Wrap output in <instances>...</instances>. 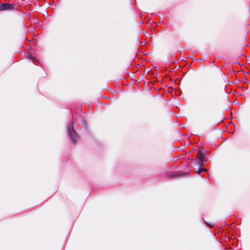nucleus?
<instances>
[{"label":"nucleus","instance_id":"nucleus-3","mask_svg":"<svg viewBox=\"0 0 250 250\" xmlns=\"http://www.w3.org/2000/svg\"><path fill=\"white\" fill-rule=\"evenodd\" d=\"M204 158V155L202 151L199 150L196 155V158L198 160V164L199 165L204 164L203 159Z\"/></svg>","mask_w":250,"mask_h":250},{"label":"nucleus","instance_id":"nucleus-2","mask_svg":"<svg viewBox=\"0 0 250 250\" xmlns=\"http://www.w3.org/2000/svg\"><path fill=\"white\" fill-rule=\"evenodd\" d=\"M17 9L16 5L11 3H1L0 5V11H12Z\"/></svg>","mask_w":250,"mask_h":250},{"label":"nucleus","instance_id":"nucleus-4","mask_svg":"<svg viewBox=\"0 0 250 250\" xmlns=\"http://www.w3.org/2000/svg\"><path fill=\"white\" fill-rule=\"evenodd\" d=\"M70 137L71 139L72 142L74 144L76 143L75 139L76 137V133L74 130L71 131L69 133Z\"/></svg>","mask_w":250,"mask_h":250},{"label":"nucleus","instance_id":"nucleus-1","mask_svg":"<svg viewBox=\"0 0 250 250\" xmlns=\"http://www.w3.org/2000/svg\"><path fill=\"white\" fill-rule=\"evenodd\" d=\"M216 94L212 89L208 88L207 89L205 95V103L206 106L211 105L215 101Z\"/></svg>","mask_w":250,"mask_h":250},{"label":"nucleus","instance_id":"nucleus-5","mask_svg":"<svg viewBox=\"0 0 250 250\" xmlns=\"http://www.w3.org/2000/svg\"><path fill=\"white\" fill-rule=\"evenodd\" d=\"M206 169L205 168H199L198 170H196L195 172L198 173H200L201 172H202L203 171H206Z\"/></svg>","mask_w":250,"mask_h":250},{"label":"nucleus","instance_id":"nucleus-6","mask_svg":"<svg viewBox=\"0 0 250 250\" xmlns=\"http://www.w3.org/2000/svg\"><path fill=\"white\" fill-rule=\"evenodd\" d=\"M207 224L208 225V226H209L211 228H212L213 227V226H214L213 224H208V223H207Z\"/></svg>","mask_w":250,"mask_h":250}]
</instances>
